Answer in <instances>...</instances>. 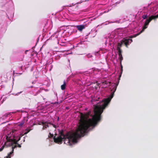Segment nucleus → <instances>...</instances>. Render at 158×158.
I'll list each match as a JSON object with an SVG mask.
<instances>
[{
    "label": "nucleus",
    "instance_id": "nucleus-4",
    "mask_svg": "<svg viewBox=\"0 0 158 158\" xmlns=\"http://www.w3.org/2000/svg\"><path fill=\"white\" fill-rule=\"evenodd\" d=\"M53 138L54 142L56 143L61 144L63 141V138L60 136H58L57 138H56V136H55Z\"/></svg>",
    "mask_w": 158,
    "mask_h": 158
},
{
    "label": "nucleus",
    "instance_id": "nucleus-32",
    "mask_svg": "<svg viewBox=\"0 0 158 158\" xmlns=\"http://www.w3.org/2000/svg\"><path fill=\"white\" fill-rule=\"evenodd\" d=\"M39 90H38V91L37 92V93H38V91H39Z\"/></svg>",
    "mask_w": 158,
    "mask_h": 158
},
{
    "label": "nucleus",
    "instance_id": "nucleus-10",
    "mask_svg": "<svg viewBox=\"0 0 158 158\" xmlns=\"http://www.w3.org/2000/svg\"><path fill=\"white\" fill-rule=\"evenodd\" d=\"M7 15L8 16V19L10 20H12L13 18L14 17V13L12 12L11 14L9 15V13L7 14Z\"/></svg>",
    "mask_w": 158,
    "mask_h": 158
},
{
    "label": "nucleus",
    "instance_id": "nucleus-19",
    "mask_svg": "<svg viewBox=\"0 0 158 158\" xmlns=\"http://www.w3.org/2000/svg\"><path fill=\"white\" fill-rule=\"evenodd\" d=\"M148 17L147 15H143L142 16V18L143 19H146Z\"/></svg>",
    "mask_w": 158,
    "mask_h": 158
},
{
    "label": "nucleus",
    "instance_id": "nucleus-1",
    "mask_svg": "<svg viewBox=\"0 0 158 158\" xmlns=\"http://www.w3.org/2000/svg\"><path fill=\"white\" fill-rule=\"evenodd\" d=\"M118 85L116 84H114L110 97L102 100V102L98 103L96 105H94V114L92 116V119H89L91 114V111L88 112L85 114L80 113L79 126L74 133L71 134L67 133L65 137L63 138V141H64L65 144L72 145L73 143H77L78 139L83 137L88 132V129L90 127H93V128L101 120V114L103 110L108 106L113 97Z\"/></svg>",
    "mask_w": 158,
    "mask_h": 158
},
{
    "label": "nucleus",
    "instance_id": "nucleus-33",
    "mask_svg": "<svg viewBox=\"0 0 158 158\" xmlns=\"http://www.w3.org/2000/svg\"><path fill=\"white\" fill-rule=\"evenodd\" d=\"M121 67L122 68V65H121Z\"/></svg>",
    "mask_w": 158,
    "mask_h": 158
},
{
    "label": "nucleus",
    "instance_id": "nucleus-6",
    "mask_svg": "<svg viewBox=\"0 0 158 158\" xmlns=\"http://www.w3.org/2000/svg\"><path fill=\"white\" fill-rule=\"evenodd\" d=\"M76 27L79 31H81L85 28V27L84 25H81L77 26Z\"/></svg>",
    "mask_w": 158,
    "mask_h": 158
},
{
    "label": "nucleus",
    "instance_id": "nucleus-28",
    "mask_svg": "<svg viewBox=\"0 0 158 158\" xmlns=\"http://www.w3.org/2000/svg\"><path fill=\"white\" fill-rule=\"evenodd\" d=\"M22 68H23V66H21V67H19V69H22Z\"/></svg>",
    "mask_w": 158,
    "mask_h": 158
},
{
    "label": "nucleus",
    "instance_id": "nucleus-2",
    "mask_svg": "<svg viewBox=\"0 0 158 158\" xmlns=\"http://www.w3.org/2000/svg\"><path fill=\"white\" fill-rule=\"evenodd\" d=\"M21 133L15 130L10 132L7 135L0 136V144L5 147L12 146V151L8 154L6 158H11L14 154V149L17 147H21V145L17 143V142L20 139Z\"/></svg>",
    "mask_w": 158,
    "mask_h": 158
},
{
    "label": "nucleus",
    "instance_id": "nucleus-5",
    "mask_svg": "<svg viewBox=\"0 0 158 158\" xmlns=\"http://www.w3.org/2000/svg\"><path fill=\"white\" fill-rule=\"evenodd\" d=\"M123 43L124 41L121 40L120 42L118 43L117 50L118 51V52L122 51L121 48L122 47L123 44Z\"/></svg>",
    "mask_w": 158,
    "mask_h": 158
},
{
    "label": "nucleus",
    "instance_id": "nucleus-31",
    "mask_svg": "<svg viewBox=\"0 0 158 158\" xmlns=\"http://www.w3.org/2000/svg\"><path fill=\"white\" fill-rule=\"evenodd\" d=\"M105 82H106V81H105ZM105 84H106L107 85V84H108V82H106V83H105Z\"/></svg>",
    "mask_w": 158,
    "mask_h": 158
},
{
    "label": "nucleus",
    "instance_id": "nucleus-14",
    "mask_svg": "<svg viewBox=\"0 0 158 158\" xmlns=\"http://www.w3.org/2000/svg\"><path fill=\"white\" fill-rule=\"evenodd\" d=\"M148 25L146 24L145 23H144V25L142 29L140 31V33H141L143 31H144V30L147 28Z\"/></svg>",
    "mask_w": 158,
    "mask_h": 158
},
{
    "label": "nucleus",
    "instance_id": "nucleus-12",
    "mask_svg": "<svg viewBox=\"0 0 158 158\" xmlns=\"http://www.w3.org/2000/svg\"><path fill=\"white\" fill-rule=\"evenodd\" d=\"M59 136H60L63 138L65 137V136L67 135V133L66 134L64 135V131L62 130L59 132Z\"/></svg>",
    "mask_w": 158,
    "mask_h": 158
},
{
    "label": "nucleus",
    "instance_id": "nucleus-13",
    "mask_svg": "<svg viewBox=\"0 0 158 158\" xmlns=\"http://www.w3.org/2000/svg\"><path fill=\"white\" fill-rule=\"evenodd\" d=\"M25 121L24 120L22 121L18 125V127L21 128L22 127L23 125L24 124Z\"/></svg>",
    "mask_w": 158,
    "mask_h": 158
},
{
    "label": "nucleus",
    "instance_id": "nucleus-3",
    "mask_svg": "<svg viewBox=\"0 0 158 158\" xmlns=\"http://www.w3.org/2000/svg\"><path fill=\"white\" fill-rule=\"evenodd\" d=\"M158 18V14L156 15H152L148 19H147L145 23L146 24L148 25L149 23L153 19H155Z\"/></svg>",
    "mask_w": 158,
    "mask_h": 158
},
{
    "label": "nucleus",
    "instance_id": "nucleus-24",
    "mask_svg": "<svg viewBox=\"0 0 158 158\" xmlns=\"http://www.w3.org/2000/svg\"><path fill=\"white\" fill-rule=\"evenodd\" d=\"M31 51V50H26V51H25V53L26 54H27V52H28V51Z\"/></svg>",
    "mask_w": 158,
    "mask_h": 158
},
{
    "label": "nucleus",
    "instance_id": "nucleus-18",
    "mask_svg": "<svg viewBox=\"0 0 158 158\" xmlns=\"http://www.w3.org/2000/svg\"><path fill=\"white\" fill-rule=\"evenodd\" d=\"M4 148V145L0 144V152L2 151Z\"/></svg>",
    "mask_w": 158,
    "mask_h": 158
},
{
    "label": "nucleus",
    "instance_id": "nucleus-30",
    "mask_svg": "<svg viewBox=\"0 0 158 158\" xmlns=\"http://www.w3.org/2000/svg\"><path fill=\"white\" fill-rule=\"evenodd\" d=\"M17 73V74H22V73Z\"/></svg>",
    "mask_w": 158,
    "mask_h": 158
},
{
    "label": "nucleus",
    "instance_id": "nucleus-26",
    "mask_svg": "<svg viewBox=\"0 0 158 158\" xmlns=\"http://www.w3.org/2000/svg\"><path fill=\"white\" fill-rule=\"evenodd\" d=\"M128 39L129 41H130L131 43L132 42V40L131 39Z\"/></svg>",
    "mask_w": 158,
    "mask_h": 158
},
{
    "label": "nucleus",
    "instance_id": "nucleus-20",
    "mask_svg": "<svg viewBox=\"0 0 158 158\" xmlns=\"http://www.w3.org/2000/svg\"><path fill=\"white\" fill-rule=\"evenodd\" d=\"M53 134H51V133H50L49 135H48V138H52L53 137Z\"/></svg>",
    "mask_w": 158,
    "mask_h": 158
},
{
    "label": "nucleus",
    "instance_id": "nucleus-35",
    "mask_svg": "<svg viewBox=\"0 0 158 158\" xmlns=\"http://www.w3.org/2000/svg\"><path fill=\"white\" fill-rule=\"evenodd\" d=\"M31 55L32 56H33V54H31Z\"/></svg>",
    "mask_w": 158,
    "mask_h": 158
},
{
    "label": "nucleus",
    "instance_id": "nucleus-7",
    "mask_svg": "<svg viewBox=\"0 0 158 158\" xmlns=\"http://www.w3.org/2000/svg\"><path fill=\"white\" fill-rule=\"evenodd\" d=\"M122 40H123L124 41L123 43H124L125 46L127 47L128 45H129V41L128 39H125L124 38Z\"/></svg>",
    "mask_w": 158,
    "mask_h": 158
},
{
    "label": "nucleus",
    "instance_id": "nucleus-34",
    "mask_svg": "<svg viewBox=\"0 0 158 158\" xmlns=\"http://www.w3.org/2000/svg\"><path fill=\"white\" fill-rule=\"evenodd\" d=\"M23 141H25V139H24V140H23Z\"/></svg>",
    "mask_w": 158,
    "mask_h": 158
},
{
    "label": "nucleus",
    "instance_id": "nucleus-25",
    "mask_svg": "<svg viewBox=\"0 0 158 158\" xmlns=\"http://www.w3.org/2000/svg\"><path fill=\"white\" fill-rule=\"evenodd\" d=\"M14 130H13L12 131H13ZM16 130V131H18L19 133H21V135H20V137H21V136H23V135H22V133H21V132H20L19 131H17V130Z\"/></svg>",
    "mask_w": 158,
    "mask_h": 158
},
{
    "label": "nucleus",
    "instance_id": "nucleus-23",
    "mask_svg": "<svg viewBox=\"0 0 158 158\" xmlns=\"http://www.w3.org/2000/svg\"><path fill=\"white\" fill-rule=\"evenodd\" d=\"M22 93V92H20L17 93L15 94V96L18 95L19 94H21Z\"/></svg>",
    "mask_w": 158,
    "mask_h": 158
},
{
    "label": "nucleus",
    "instance_id": "nucleus-27",
    "mask_svg": "<svg viewBox=\"0 0 158 158\" xmlns=\"http://www.w3.org/2000/svg\"><path fill=\"white\" fill-rule=\"evenodd\" d=\"M39 38H40V36L38 38L37 40V43L38 42Z\"/></svg>",
    "mask_w": 158,
    "mask_h": 158
},
{
    "label": "nucleus",
    "instance_id": "nucleus-22",
    "mask_svg": "<svg viewBox=\"0 0 158 158\" xmlns=\"http://www.w3.org/2000/svg\"><path fill=\"white\" fill-rule=\"evenodd\" d=\"M52 125L53 126V127H54L55 128H57V127L56 126L54 125V124H52Z\"/></svg>",
    "mask_w": 158,
    "mask_h": 158
},
{
    "label": "nucleus",
    "instance_id": "nucleus-29",
    "mask_svg": "<svg viewBox=\"0 0 158 158\" xmlns=\"http://www.w3.org/2000/svg\"><path fill=\"white\" fill-rule=\"evenodd\" d=\"M108 82L109 84V85H110L111 82Z\"/></svg>",
    "mask_w": 158,
    "mask_h": 158
},
{
    "label": "nucleus",
    "instance_id": "nucleus-11",
    "mask_svg": "<svg viewBox=\"0 0 158 158\" xmlns=\"http://www.w3.org/2000/svg\"><path fill=\"white\" fill-rule=\"evenodd\" d=\"M122 52H118V56H119V59L120 60V64H121L122 61L123 60V58L122 55Z\"/></svg>",
    "mask_w": 158,
    "mask_h": 158
},
{
    "label": "nucleus",
    "instance_id": "nucleus-9",
    "mask_svg": "<svg viewBox=\"0 0 158 158\" xmlns=\"http://www.w3.org/2000/svg\"><path fill=\"white\" fill-rule=\"evenodd\" d=\"M32 84H34V85L32 86L33 87H34L35 88H38L39 86V83L38 82H36V81H34L32 82Z\"/></svg>",
    "mask_w": 158,
    "mask_h": 158
},
{
    "label": "nucleus",
    "instance_id": "nucleus-8",
    "mask_svg": "<svg viewBox=\"0 0 158 158\" xmlns=\"http://www.w3.org/2000/svg\"><path fill=\"white\" fill-rule=\"evenodd\" d=\"M41 124L43 125V130L45 129L46 128L48 127V123H44L43 122L41 123V122H40V125H41Z\"/></svg>",
    "mask_w": 158,
    "mask_h": 158
},
{
    "label": "nucleus",
    "instance_id": "nucleus-17",
    "mask_svg": "<svg viewBox=\"0 0 158 158\" xmlns=\"http://www.w3.org/2000/svg\"><path fill=\"white\" fill-rule=\"evenodd\" d=\"M140 34V33L139 32V33H137L134 35L130 36L129 38H133L137 36H138V35H139Z\"/></svg>",
    "mask_w": 158,
    "mask_h": 158
},
{
    "label": "nucleus",
    "instance_id": "nucleus-16",
    "mask_svg": "<svg viewBox=\"0 0 158 158\" xmlns=\"http://www.w3.org/2000/svg\"><path fill=\"white\" fill-rule=\"evenodd\" d=\"M38 72L37 71H35L34 72L33 75L35 76V78L36 79L39 77V75H37V74L38 73L39 74V73H38Z\"/></svg>",
    "mask_w": 158,
    "mask_h": 158
},
{
    "label": "nucleus",
    "instance_id": "nucleus-15",
    "mask_svg": "<svg viewBox=\"0 0 158 158\" xmlns=\"http://www.w3.org/2000/svg\"><path fill=\"white\" fill-rule=\"evenodd\" d=\"M66 85V82H65V81H64V82L63 84L61 86V88L62 90H64L65 89Z\"/></svg>",
    "mask_w": 158,
    "mask_h": 158
},
{
    "label": "nucleus",
    "instance_id": "nucleus-21",
    "mask_svg": "<svg viewBox=\"0 0 158 158\" xmlns=\"http://www.w3.org/2000/svg\"><path fill=\"white\" fill-rule=\"evenodd\" d=\"M30 130H29L28 129H26V131H27L25 132L24 133V134H27L30 131Z\"/></svg>",
    "mask_w": 158,
    "mask_h": 158
}]
</instances>
